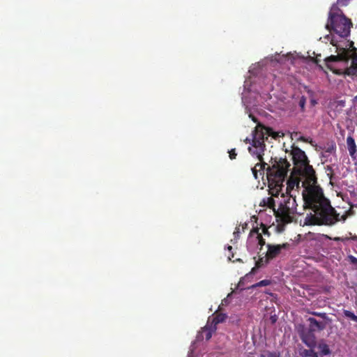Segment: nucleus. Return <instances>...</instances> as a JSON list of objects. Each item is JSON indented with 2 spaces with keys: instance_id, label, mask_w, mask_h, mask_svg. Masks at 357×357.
<instances>
[{
  "instance_id": "obj_1",
  "label": "nucleus",
  "mask_w": 357,
  "mask_h": 357,
  "mask_svg": "<svg viewBox=\"0 0 357 357\" xmlns=\"http://www.w3.org/2000/svg\"><path fill=\"white\" fill-rule=\"evenodd\" d=\"M304 178L302 183L304 208L310 209L314 213H307L304 220L305 225L332 226L339 221H344L346 215L341 217L331 206V202L324 194L317 183V177L313 167L309 164L295 170Z\"/></svg>"
},
{
  "instance_id": "obj_2",
  "label": "nucleus",
  "mask_w": 357,
  "mask_h": 357,
  "mask_svg": "<svg viewBox=\"0 0 357 357\" xmlns=\"http://www.w3.org/2000/svg\"><path fill=\"white\" fill-rule=\"evenodd\" d=\"M251 136V138L246 137L243 142L245 144H249L248 148L249 153L259 161V162L257 163L255 166L251 169L255 178L257 179L258 178V171L261 172L260 174L263 175L264 169L270 167L264 161L263 158L266 150L265 141L268 139V137H272V138L275 139L283 137L284 133L275 132L271 128L266 126L264 124H258L252 131Z\"/></svg>"
},
{
  "instance_id": "obj_3",
  "label": "nucleus",
  "mask_w": 357,
  "mask_h": 357,
  "mask_svg": "<svg viewBox=\"0 0 357 357\" xmlns=\"http://www.w3.org/2000/svg\"><path fill=\"white\" fill-rule=\"evenodd\" d=\"M290 167V163L287 159L280 158L277 160L274 159L271 167L266 169V176L268 181V187L271 190L275 192L274 196L279 194L283 187V183L287 177V172Z\"/></svg>"
},
{
  "instance_id": "obj_4",
  "label": "nucleus",
  "mask_w": 357,
  "mask_h": 357,
  "mask_svg": "<svg viewBox=\"0 0 357 357\" xmlns=\"http://www.w3.org/2000/svg\"><path fill=\"white\" fill-rule=\"evenodd\" d=\"M352 23L342 11L337 7L333 6L329 12L328 20L326 28L330 31H333L341 37H347L350 33Z\"/></svg>"
},
{
  "instance_id": "obj_5",
  "label": "nucleus",
  "mask_w": 357,
  "mask_h": 357,
  "mask_svg": "<svg viewBox=\"0 0 357 357\" xmlns=\"http://www.w3.org/2000/svg\"><path fill=\"white\" fill-rule=\"evenodd\" d=\"M296 206L295 197H284L283 201L280 203L274 213L279 230H283L285 225L293 222L294 214L296 213Z\"/></svg>"
},
{
  "instance_id": "obj_6",
  "label": "nucleus",
  "mask_w": 357,
  "mask_h": 357,
  "mask_svg": "<svg viewBox=\"0 0 357 357\" xmlns=\"http://www.w3.org/2000/svg\"><path fill=\"white\" fill-rule=\"evenodd\" d=\"M291 155L294 165V171L310 163L305 151L293 144L291 146Z\"/></svg>"
},
{
  "instance_id": "obj_7",
  "label": "nucleus",
  "mask_w": 357,
  "mask_h": 357,
  "mask_svg": "<svg viewBox=\"0 0 357 357\" xmlns=\"http://www.w3.org/2000/svg\"><path fill=\"white\" fill-rule=\"evenodd\" d=\"M300 337L303 342L310 348H314L316 346L315 336L314 332L311 330L303 328L300 332Z\"/></svg>"
},
{
  "instance_id": "obj_8",
  "label": "nucleus",
  "mask_w": 357,
  "mask_h": 357,
  "mask_svg": "<svg viewBox=\"0 0 357 357\" xmlns=\"http://www.w3.org/2000/svg\"><path fill=\"white\" fill-rule=\"evenodd\" d=\"M252 241L260 245V250H262V247L266 244L265 239L262 237L261 234L259 233V229L258 227L253 228L250 232L248 244H250Z\"/></svg>"
},
{
  "instance_id": "obj_9",
  "label": "nucleus",
  "mask_w": 357,
  "mask_h": 357,
  "mask_svg": "<svg viewBox=\"0 0 357 357\" xmlns=\"http://www.w3.org/2000/svg\"><path fill=\"white\" fill-rule=\"evenodd\" d=\"M287 243H283L282 245H271L268 244L267 248L268 250L266 253L267 258L271 261V259L275 258L281 252L282 249L286 248L287 247Z\"/></svg>"
},
{
  "instance_id": "obj_10",
  "label": "nucleus",
  "mask_w": 357,
  "mask_h": 357,
  "mask_svg": "<svg viewBox=\"0 0 357 357\" xmlns=\"http://www.w3.org/2000/svg\"><path fill=\"white\" fill-rule=\"evenodd\" d=\"M307 321L310 323L309 329L313 332L316 330L323 331L326 328L327 325L326 321H318L313 317H309Z\"/></svg>"
},
{
  "instance_id": "obj_11",
  "label": "nucleus",
  "mask_w": 357,
  "mask_h": 357,
  "mask_svg": "<svg viewBox=\"0 0 357 357\" xmlns=\"http://www.w3.org/2000/svg\"><path fill=\"white\" fill-rule=\"evenodd\" d=\"M344 74L357 77V53L354 54L351 56V66L345 69Z\"/></svg>"
},
{
  "instance_id": "obj_12",
  "label": "nucleus",
  "mask_w": 357,
  "mask_h": 357,
  "mask_svg": "<svg viewBox=\"0 0 357 357\" xmlns=\"http://www.w3.org/2000/svg\"><path fill=\"white\" fill-rule=\"evenodd\" d=\"M347 146L349 155L351 158H355L357 152V147L355 140L351 135H349L347 137Z\"/></svg>"
},
{
  "instance_id": "obj_13",
  "label": "nucleus",
  "mask_w": 357,
  "mask_h": 357,
  "mask_svg": "<svg viewBox=\"0 0 357 357\" xmlns=\"http://www.w3.org/2000/svg\"><path fill=\"white\" fill-rule=\"evenodd\" d=\"M317 347L318 350L319 351V353L323 356L329 355L331 353L329 346L325 342V341L324 340H321L318 342Z\"/></svg>"
},
{
  "instance_id": "obj_14",
  "label": "nucleus",
  "mask_w": 357,
  "mask_h": 357,
  "mask_svg": "<svg viewBox=\"0 0 357 357\" xmlns=\"http://www.w3.org/2000/svg\"><path fill=\"white\" fill-rule=\"evenodd\" d=\"M227 319V315L225 314L219 313L215 314V316L213 317L211 328L212 331L216 330V326L218 324L224 322Z\"/></svg>"
},
{
  "instance_id": "obj_15",
  "label": "nucleus",
  "mask_w": 357,
  "mask_h": 357,
  "mask_svg": "<svg viewBox=\"0 0 357 357\" xmlns=\"http://www.w3.org/2000/svg\"><path fill=\"white\" fill-rule=\"evenodd\" d=\"M261 206H266L272 209L273 213L276 211L275 200L273 197H269L266 199H264L260 204Z\"/></svg>"
},
{
  "instance_id": "obj_16",
  "label": "nucleus",
  "mask_w": 357,
  "mask_h": 357,
  "mask_svg": "<svg viewBox=\"0 0 357 357\" xmlns=\"http://www.w3.org/2000/svg\"><path fill=\"white\" fill-rule=\"evenodd\" d=\"M347 58L344 55H331L327 58H326L325 59V61L326 63H329V62H336V61H343V60H346Z\"/></svg>"
},
{
  "instance_id": "obj_17",
  "label": "nucleus",
  "mask_w": 357,
  "mask_h": 357,
  "mask_svg": "<svg viewBox=\"0 0 357 357\" xmlns=\"http://www.w3.org/2000/svg\"><path fill=\"white\" fill-rule=\"evenodd\" d=\"M269 261L270 260L267 258L266 255L264 257L259 256V259L255 263V266L257 268H261L267 264Z\"/></svg>"
},
{
  "instance_id": "obj_18",
  "label": "nucleus",
  "mask_w": 357,
  "mask_h": 357,
  "mask_svg": "<svg viewBox=\"0 0 357 357\" xmlns=\"http://www.w3.org/2000/svg\"><path fill=\"white\" fill-rule=\"evenodd\" d=\"M260 357H280V354L278 351H265Z\"/></svg>"
},
{
  "instance_id": "obj_19",
  "label": "nucleus",
  "mask_w": 357,
  "mask_h": 357,
  "mask_svg": "<svg viewBox=\"0 0 357 357\" xmlns=\"http://www.w3.org/2000/svg\"><path fill=\"white\" fill-rule=\"evenodd\" d=\"M349 236H347L340 237V241L343 242L344 243H346L349 240L357 241V236H356V235L353 236L351 232L349 233Z\"/></svg>"
},
{
  "instance_id": "obj_20",
  "label": "nucleus",
  "mask_w": 357,
  "mask_h": 357,
  "mask_svg": "<svg viewBox=\"0 0 357 357\" xmlns=\"http://www.w3.org/2000/svg\"><path fill=\"white\" fill-rule=\"evenodd\" d=\"M344 315L351 320L357 322V316L354 312L349 310H344Z\"/></svg>"
},
{
  "instance_id": "obj_21",
  "label": "nucleus",
  "mask_w": 357,
  "mask_h": 357,
  "mask_svg": "<svg viewBox=\"0 0 357 357\" xmlns=\"http://www.w3.org/2000/svg\"><path fill=\"white\" fill-rule=\"evenodd\" d=\"M287 184H288L287 188H293L295 185L298 187L299 184H300V180L297 179V178L293 179L291 178L290 179L288 180Z\"/></svg>"
},
{
  "instance_id": "obj_22",
  "label": "nucleus",
  "mask_w": 357,
  "mask_h": 357,
  "mask_svg": "<svg viewBox=\"0 0 357 357\" xmlns=\"http://www.w3.org/2000/svg\"><path fill=\"white\" fill-rule=\"evenodd\" d=\"M312 314L314 316L322 318L324 320L329 321H331V319L328 318L327 314L325 312H312Z\"/></svg>"
},
{
  "instance_id": "obj_23",
  "label": "nucleus",
  "mask_w": 357,
  "mask_h": 357,
  "mask_svg": "<svg viewBox=\"0 0 357 357\" xmlns=\"http://www.w3.org/2000/svg\"><path fill=\"white\" fill-rule=\"evenodd\" d=\"M306 100H307V99L304 96H302L299 100L298 105L301 107V109L302 112L305 111Z\"/></svg>"
},
{
  "instance_id": "obj_24",
  "label": "nucleus",
  "mask_w": 357,
  "mask_h": 357,
  "mask_svg": "<svg viewBox=\"0 0 357 357\" xmlns=\"http://www.w3.org/2000/svg\"><path fill=\"white\" fill-rule=\"evenodd\" d=\"M271 284V281L268 280H263L259 281V282L256 283L253 285V287H264L268 286Z\"/></svg>"
},
{
  "instance_id": "obj_25",
  "label": "nucleus",
  "mask_w": 357,
  "mask_h": 357,
  "mask_svg": "<svg viewBox=\"0 0 357 357\" xmlns=\"http://www.w3.org/2000/svg\"><path fill=\"white\" fill-rule=\"evenodd\" d=\"M261 227L262 229V233L264 235L268 236H269L271 235V233L268 231V228L264 224L261 223Z\"/></svg>"
},
{
  "instance_id": "obj_26",
  "label": "nucleus",
  "mask_w": 357,
  "mask_h": 357,
  "mask_svg": "<svg viewBox=\"0 0 357 357\" xmlns=\"http://www.w3.org/2000/svg\"><path fill=\"white\" fill-rule=\"evenodd\" d=\"M237 153L235 149H232L229 151V157L231 160L236 159Z\"/></svg>"
},
{
  "instance_id": "obj_27",
  "label": "nucleus",
  "mask_w": 357,
  "mask_h": 357,
  "mask_svg": "<svg viewBox=\"0 0 357 357\" xmlns=\"http://www.w3.org/2000/svg\"><path fill=\"white\" fill-rule=\"evenodd\" d=\"M314 351H315L312 348H310V349L305 350L304 354L305 356L312 357V354H314Z\"/></svg>"
},
{
  "instance_id": "obj_28",
  "label": "nucleus",
  "mask_w": 357,
  "mask_h": 357,
  "mask_svg": "<svg viewBox=\"0 0 357 357\" xmlns=\"http://www.w3.org/2000/svg\"><path fill=\"white\" fill-rule=\"evenodd\" d=\"M240 233H241V230H240V226L238 227H236L235 228V231H234V238H239V235H240Z\"/></svg>"
},
{
  "instance_id": "obj_29",
  "label": "nucleus",
  "mask_w": 357,
  "mask_h": 357,
  "mask_svg": "<svg viewBox=\"0 0 357 357\" xmlns=\"http://www.w3.org/2000/svg\"><path fill=\"white\" fill-rule=\"evenodd\" d=\"M350 0H337V3L338 5L341 6H345L348 4Z\"/></svg>"
},
{
  "instance_id": "obj_30",
  "label": "nucleus",
  "mask_w": 357,
  "mask_h": 357,
  "mask_svg": "<svg viewBox=\"0 0 357 357\" xmlns=\"http://www.w3.org/2000/svg\"><path fill=\"white\" fill-rule=\"evenodd\" d=\"M349 261L351 264H357V258L352 256V255H349Z\"/></svg>"
},
{
  "instance_id": "obj_31",
  "label": "nucleus",
  "mask_w": 357,
  "mask_h": 357,
  "mask_svg": "<svg viewBox=\"0 0 357 357\" xmlns=\"http://www.w3.org/2000/svg\"><path fill=\"white\" fill-rule=\"evenodd\" d=\"M249 117L255 123H257L256 127L258 126V124H262L261 123L259 122L257 119L252 114L249 115Z\"/></svg>"
},
{
  "instance_id": "obj_32",
  "label": "nucleus",
  "mask_w": 357,
  "mask_h": 357,
  "mask_svg": "<svg viewBox=\"0 0 357 357\" xmlns=\"http://www.w3.org/2000/svg\"><path fill=\"white\" fill-rule=\"evenodd\" d=\"M300 141H302V142H309L310 144L312 143V140L310 139L309 140L307 138H305V137H300V138L298 139Z\"/></svg>"
},
{
  "instance_id": "obj_33",
  "label": "nucleus",
  "mask_w": 357,
  "mask_h": 357,
  "mask_svg": "<svg viewBox=\"0 0 357 357\" xmlns=\"http://www.w3.org/2000/svg\"><path fill=\"white\" fill-rule=\"evenodd\" d=\"M335 149H336V146L335 144H333L327 149L326 152L332 153L335 151Z\"/></svg>"
},
{
  "instance_id": "obj_34",
  "label": "nucleus",
  "mask_w": 357,
  "mask_h": 357,
  "mask_svg": "<svg viewBox=\"0 0 357 357\" xmlns=\"http://www.w3.org/2000/svg\"><path fill=\"white\" fill-rule=\"evenodd\" d=\"M211 331H208L206 335V340H208L211 339V336H212V329L211 328Z\"/></svg>"
},
{
  "instance_id": "obj_35",
  "label": "nucleus",
  "mask_w": 357,
  "mask_h": 357,
  "mask_svg": "<svg viewBox=\"0 0 357 357\" xmlns=\"http://www.w3.org/2000/svg\"><path fill=\"white\" fill-rule=\"evenodd\" d=\"M326 238H329L331 240H333L335 241H340V237H334V238H331V237H329L328 236H326Z\"/></svg>"
},
{
  "instance_id": "obj_36",
  "label": "nucleus",
  "mask_w": 357,
  "mask_h": 357,
  "mask_svg": "<svg viewBox=\"0 0 357 357\" xmlns=\"http://www.w3.org/2000/svg\"><path fill=\"white\" fill-rule=\"evenodd\" d=\"M312 357H323V356L320 353L314 351V354H312Z\"/></svg>"
},
{
  "instance_id": "obj_37",
  "label": "nucleus",
  "mask_w": 357,
  "mask_h": 357,
  "mask_svg": "<svg viewBox=\"0 0 357 357\" xmlns=\"http://www.w3.org/2000/svg\"><path fill=\"white\" fill-rule=\"evenodd\" d=\"M227 250H228L229 252H231V251L232 250V246H231V245H228V246H227Z\"/></svg>"
},
{
  "instance_id": "obj_38",
  "label": "nucleus",
  "mask_w": 357,
  "mask_h": 357,
  "mask_svg": "<svg viewBox=\"0 0 357 357\" xmlns=\"http://www.w3.org/2000/svg\"><path fill=\"white\" fill-rule=\"evenodd\" d=\"M234 257V254L231 255V256H228V258L229 260H231Z\"/></svg>"
},
{
  "instance_id": "obj_39",
  "label": "nucleus",
  "mask_w": 357,
  "mask_h": 357,
  "mask_svg": "<svg viewBox=\"0 0 357 357\" xmlns=\"http://www.w3.org/2000/svg\"><path fill=\"white\" fill-rule=\"evenodd\" d=\"M246 226H247V224H245V226H244V225H243V226H242V229H243V231L244 230V229H245V227Z\"/></svg>"
},
{
  "instance_id": "obj_40",
  "label": "nucleus",
  "mask_w": 357,
  "mask_h": 357,
  "mask_svg": "<svg viewBox=\"0 0 357 357\" xmlns=\"http://www.w3.org/2000/svg\"><path fill=\"white\" fill-rule=\"evenodd\" d=\"M328 169L330 170L331 172L333 171L332 168L331 167H329V166H328Z\"/></svg>"
},
{
  "instance_id": "obj_41",
  "label": "nucleus",
  "mask_w": 357,
  "mask_h": 357,
  "mask_svg": "<svg viewBox=\"0 0 357 357\" xmlns=\"http://www.w3.org/2000/svg\"><path fill=\"white\" fill-rule=\"evenodd\" d=\"M319 59H316V60H315V63H319Z\"/></svg>"
},
{
  "instance_id": "obj_42",
  "label": "nucleus",
  "mask_w": 357,
  "mask_h": 357,
  "mask_svg": "<svg viewBox=\"0 0 357 357\" xmlns=\"http://www.w3.org/2000/svg\"><path fill=\"white\" fill-rule=\"evenodd\" d=\"M354 100L357 102V96L354 97Z\"/></svg>"
}]
</instances>
